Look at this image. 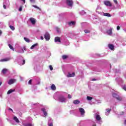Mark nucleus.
Here are the masks:
<instances>
[{"label": "nucleus", "mask_w": 126, "mask_h": 126, "mask_svg": "<svg viewBox=\"0 0 126 126\" xmlns=\"http://www.w3.org/2000/svg\"><path fill=\"white\" fill-rule=\"evenodd\" d=\"M22 1H23L24 3H25V0H21Z\"/></svg>", "instance_id": "obj_60"}, {"label": "nucleus", "mask_w": 126, "mask_h": 126, "mask_svg": "<svg viewBox=\"0 0 126 126\" xmlns=\"http://www.w3.org/2000/svg\"><path fill=\"white\" fill-rule=\"evenodd\" d=\"M40 39L41 40H44V37H43V36L40 37Z\"/></svg>", "instance_id": "obj_55"}, {"label": "nucleus", "mask_w": 126, "mask_h": 126, "mask_svg": "<svg viewBox=\"0 0 126 126\" xmlns=\"http://www.w3.org/2000/svg\"><path fill=\"white\" fill-rule=\"evenodd\" d=\"M9 28H10V29L11 30H12V31H14V30H15V28H14V27H13L11 25H9Z\"/></svg>", "instance_id": "obj_34"}, {"label": "nucleus", "mask_w": 126, "mask_h": 126, "mask_svg": "<svg viewBox=\"0 0 126 126\" xmlns=\"http://www.w3.org/2000/svg\"><path fill=\"white\" fill-rule=\"evenodd\" d=\"M48 126H53V120L51 118L49 119L48 120Z\"/></svg>", "instance_id": "obj_18"}, {"label": "nucleus", "mask_w": 126, "mask_h": 126, "mask_svg": "<svg viewBox=\"0 0 126 126\" xmlns=\"http://www.w3.org/2000/svg\"><path fill=\"white\" fill-rule=\"evenodd\" d=\"M98 9H100V6H99V5H98L97 7V8H96L95 11H96V12H97V13H100V12H99L98 11Z\"/></svg>", "instance_id": "obj_39"}, {"label": "nucleus", "mask_w": 126, "mask_h": 126, "mask_svg": "<svg viewBox=\"0 0 126 126\" xmlns=\"http://www.w3.org/2000/svg\"><path fill=\"white\" fill-rule=\"evenodd\" d=\"M75 75V73H72L71 74L68 73L67 75V77H73Z\"/></svg>", "instance_id": "obj_20"}, {"label": "nucleus", "mask_w": 126, "mask_h": 126, "mask_svg": "<svg viewBox=\"0 0 126 126\" xmlns=\"http://www.w3.org/2000/svg\"><path fill=\"white\" fill-rule=\"evenodd\" d=\"M94 118L96 119V121H97V123L98 124H101L102 123V121H101V117H100V115L96 114L95 116H94Z\"/></svg>", "instance_id": "obj_7"}, {"label": "nucleus", "mask_w": 126, "mask_h": 126, "mask_svg": "<svg viewBox=\"0 0 126 126\" xmlns=\"http://www.w3.org/2000/svg\"><path fill=\"white\" fill-rule=\"evenodd\" d=\"M30 21L31 22L32 25H34V24H36V20H35V19H34L33 18H30Z\"/></svg>", "instance_id": "obj_17"}, {"label": "nucleus", "mask_w": 126, "mask_h": 126, "mask_svg": "<svg viewBox=\"0 0 126 126\" xmlns=\"http://www.w3.org/2000/svg\"><path fill=\"white\" fill-rule=\"evenodd\" d=\"M98 103H101V101H100V100H99V101H98Z\"/></svg>", "instance_id": "obj_63"}, {"label": "nucleus", "mask_w": 126, "mask_h": 126, "mask_svg": "<svg viewBox=\"0 0 126 126\" xmlns=\"http://www.w3.org/2000/svg\"><path fill=\"white\" fill-rule=\"evenodd\" d=\"M85 13H86V12H85V11H84V10H82L80 12V15H84V14H85Z\"/></svg>", "instance_id": "obj_32"}, {"label": "nucleus", "mask_w": 126, "mask_h": 126, "mask_svg": "<svg viewBox=\"0 0 126 126\" xmlns=\"http://www.w3.org/2000/svg\"><path fill=\"white\" fill-rule=\"evenodd\" d=\"M114 2L115 3V4H118V0H113Z\"/></svg>", "instance_id": "obj_49"}, {"label": "nucleus", "mask_w": 126, "mask_h": 126, "mask_svg": "<svg viewBox=\"0 0 126 126\" xmlns=\"http://www.w3.org/2000/svg\"><path fill=\"white\" fill-rule=\"evenodd\" d=\"M104 3L105 5L107 6H112V3L110 1L108 0H105L104 1Z\"/></svg>", "instance_id": "obj_14"}, {"label": "nucleus", "mask_w": 126, "mask_h": 126, "mask_svg": "<svg viewBox=\"0 0 126 126\" xmlns=\"http://www.w3.org/2000/svg\"><path fill=\"white\" fill-rule=\"evenodd\" d=\"M68 25H69V26H73L74 25H75V22H73V21H71L68 23Z\"/></svg>", "instance_id": "obj_21"}, {"label": "nucleus", "mask_w": 126, "mask_h": 126, "mask_svg": "<svg viewBox=\"0 0 126 126\" xmlns=\"http://www.w3.org/2000/svg\"><path fill=\"white\" fill-rule=\"evenodd\" d=\"M108 48L110 50H114L115 49V46L113 44H108Z\"/></svg>", "instance_id": "obj_19"}, {"label": "nucleus", "mask_w": 126, "mask_h": 126, "mask_svg": "<svg viewBox=\"0 0 126 126\" xmlns=\"http://www.w3.org/2000/svg\"><path fill=\"white\" fill-rule=\"evenodd\" d=\"M51 37L50 36V34L48 32H46L45 34H44V38L46 41H49L50 38Z\"/></svg>", "instance_id": "obj_8"}, {"label": "nucleus", "mask_w": 126, "mask_h": 126, "mask_svg": "<svg viewBox=\"0 0 126 126\" xmlns=\"http://www.w3.org/2000/svg\"><path fill=\"white\" fill-rule=\"evenodd\" d=\"M32 6H33V7H34L35 8H37V9H39V10H41V9L40 8V7L37 6L36 5H32Z\"/></svg>", "instance_id": "obj_42"}, {"label": "nucleus", "mask_w": 126, "mask_h": 126, "mask_svg": "<svg viewBox=\"0 0 126 126\" xmlns=\"http://www.w3.org/2000/svg\"><path fill=\"white\" fill-rule=\"evenodd\" d=\"M0 97L1 98L2 97V94H0Z\"/></svg>", "instance_id": "obj_61"}, {"label": "nucleus", "mask_w": 126, "mask_h": 126, "mask_svg": "<svg viewBox=\"0 0 126 126\" xmlns=\"http://www.w3.org/2000/svg\"><path fill=\"white\" fill-rule=\"evenodd\" d=\"M72 96H71V95H70V94H68V99H71V98H72Z\"/></svg>", "instance_id": "obj_47"}, {"label": "nucleus", "mask_w": 126, "mask_h": 126, "mask_svg": "<svg viewBox=\"0 0 126 126\" xmlns=\"http://www.w3.org/2000/svg\"><path fill=\"white\" fill-rule=\"evenodd\" d=\"M124 125H125V126L126 125V120H125V121H124Z\"/></svg>", "instance_id": "obj_56"}, {"label": "nucleus", "mask_w": 126, "mask_h": 126, "mask_svg": "<svg viewBox=\"0 0 126 126\" xmlns=\"http://www.w3.org/2000/svg\"><path fill=\"white\" fill-rule=\"evenodd\" d=\"M56 31L58 33H61V29L56 28Z\"/></svg>", "instance_id": "obj_38"}, {"label": "nucleus", "mask_w": 126, "mask_h": 126, "mask_svg": "<svg viewBox=\"0 0 126 126\" xmlns=\"http://www.w3.org/2000/svg\"><path fill=\"white\" fill-rule=\"evenodd\" d=\"M63 38H60L59 37H56L55 38V43L58 42L59 43L62 44V43H64V40H63Z\"/></svg>", "instance_id": "obj_4"}, {"label": "nucleus", "mask_w": 126, "mask_h": 126, "mask_svg": "<svg viewBox=\"0 0 126 126\" xmlns=\"http://www.w3.org/2000/svg\"><path fill=\"white\" fill-rule=\"evenodd\" d=\"M32 106H39V104L38 103H35V104L32 103Z\"/></svg>", "instance_id": "obj_48"}, {"label": "nucleus", "mask_w": 126, "mask_h": 126, "mask_svg": "<svg viewBox=\"0 0 126 126\" xmlns=\"http://www.w3.org/2000/svg\"><path fill=\"white\" fill-rule=\"evenodd\" d=\"M92 81H96V80H97L96 79H92Z\"/></svg>", "instance_id": "obj_54"}, {"label": "nucleus", "mask_w": 126, "mask_h": 126, "mask_svg": "<svg viewBox=\"0 0 126 126\" xmlns=\"http://www.w3.org/2000/svg\"><path fill=\"white\" fill-rule=\"evenodd\" d=\"M62 59L63 60H65L66 59H67V55H63V56H62Z\"/></svg>", "instance_id": "obj_37"}, {"label": "nucleus", "mask_w": 126, "mask_h": 126, "mask_svg": "<svg viewBox=\"0 0 126 126\" xmlns=\"http://www.w3.org/2000/svg\"><path fill=\"white\" fill-rule=\"evenodd\" d=\"M9 7V0H5L3 2V7L4 9H6V7Z\"/></svg>", "instance_id": "obj_6"}, {"label": "nucleus", "mask_w": 126, "mask_h": 126, "mask_svg": "<svg viewBox=\"0 0 126 126\" xmlns=\"http://www.w3.org/2000/svg\"><path fill=\"white\" fill-rule=\"evenodd\" d=\"M63 41H64V43H61V44H63L65 46H68L69 45V41L66 39V38H63Z\"/></svg>", "instance_id": "obj_10"}, {"label": "nucleus", "mask_w": 126, "mask_h": 126, "mask_svg": "<svg viewBox=\"0 0 126 126\" xmlns=\"http://www.w3.org/2000/svg\"><path fill=\"white\" fill-rule=\"evenodd\" d=\"M49 68L50 69V70H53V66L52 65H49Z\"/></svg>", "instance_id": "obj_46"}, {"label": "nucleus", "mask_w": 126, "mask_h": 126, "mask_svg": "<svg viewBox=\"0 0 126 126\" xmlns=\"http://www.w3.org/2000/svg\"><path fill=\"white\" fill-rule=\"evenodd\" d=\"M80 103V101L78 99H76L73 101V104L74 105H78Z\"/></svg>", "instance_id": "obj_22"}, {"label": "nucleus", "mask_w": 126, "mask_h": 126, "mask_svg": "<svg viewBox=\"0 0 126 126\" xmlns=\"http://www.w3.org/2000/svg\"><path fill=\"white\" fill-rule=\"evenodd\" d=\"M93 99V97L91 96H88L87 97V100H88V101H91V100H92Z\"/></svg>", "instance_id": "obj_31"}, {"label": "nucleus", "mask_w": 126, "mask_h": 126, "mask_svg": "<svg viewBox=\"0 0 126 126\" xmlns=\"http://www.w3.org/2000/svg\"><path fill=\"white\" fill-rule=\"evenodd\" d=\"M113 28H110V30H108L106 32V34L109 35V36H112L113 34Z\"/></svg>", "instance_id": "obj_13"}, {"label": "nucleus", "mask_w": 126, "mask_h": 126, "mask_svg": "<svg viewBox=\"0 0 126 126\" xmlns=\"http://www.w3.org/2000/svg\"><path fill=\"white\" fill-rule=\"evenodd\" d=\"M14 91H15V90L10 89L7 92V94H11V93L14 92Z\"/></svg>", "instance_id": "obj_25"}, {"label": "nucleus", "mask_w": 126, "mask_h": 126, "mask_svg": "<svg viewBox=\"0 0 126 126\" xmlns=\"http://www.w3.org/2000/svg\"><path fill=\"white\" fill-rule=\"evenodd\" d=\"M84 31L85 32V33H90V31H89L88 30H85Z\"/></svg>", "instance_id": "obj_43"}, {"label": "nucleus", "mask_w": 126, "mask_h": 126, "mask_svg": "<svg viewBox=\"0 0 126 126\" xmlns=\"http://www.w3.org/2000/svg\"><path fill=\"white\" fill-rule=\"evenodd\" d=\"M122 89L125 90V91H126V85H124L122 86Z\"/></svg>", "instance_id": "obj_40"}, {"label": "nucleus", "mask_w": 126, "mask_h": 126, "mask_svg": "<svg viewBox=\"0 0 126 126\" xmlns=\"http://www.w3.org/2000/svg\"><path fill=\"white\" fill-rule=\"evenodd\" d=\"M1 84H2V82L0 81V85H1Z\"/></svg>", "instance_id": "obj_59"}, {"label": "nucleus", "mask_w": 126, "mask_h": 126, "mask_svg": "<svg viewBox=\"0 0 126 126\" xmlns=\"http://www.w3.org/2000/svg\"><path fill=\"white\" fill-rule=\"evenodd\" d=\"M41 111L43 112L44 117H47V116H48V113H47V111H46V109L42 108H41Z\"/></svg>", "instance_id": "obj_15"}, {"label": "nucleus", "mask_w": 126, "mask_h": 126, "mask_svg": "<svg viewBox=\"0 0 126 126\" xmlns=\"http://www.w3.org/2000/svg\"><path fill=\"white\" fill-rule=\"evenodd\" d=\"M107 112L105 113L106 116H109V114H110V112H111V109H108L106 110Z\"/></svg>", "instance_id": "obj_26"}, {"label": "nucleus", "mask_w": 126, "mask_h": 126, "mask_svg": "<svg viewBox=\"0 0 126 126\" xmlns=\"http://www.w3.org/2000/svg\"><path fill=\"white\" fill-rule=\"evenodd\" d=\"M14 22L13 21H10L9 22V25H13Z\"/></svg>", "instance_id": "obj_44"}, {"label": "nucleus", "mask_w": 126, "mask_h": 126, "mask_svg": "<svg viewBox=\"0 0 126 126\" xmlns=\"http://www.w3.org/2000/svg\"><path fill=\"white\" fill-rule=\"evenodd\" d=\"M16 81V80L15 79H11L8 82V84H9L10 85L11 84H13L14 82Z\"/></svg>", "instance_id": "obj_16"}, {"label": "nucleus", "mask_w": 126, "mask_h": 126, "mask_svg": "<svg viewBox=\"0 0 126 126\" xmlns=\"http://www.w3.org/2000/svg\"><path fill=\"white\" fill-rule=\"evenodd\" d=\"M63 2H66L67 5H68V6H72V4H73L72 0H63Z\"/></svg>", "instance_id": "obj_5"}, {"label": "nucleus", "mask_w": 126, "mask_h": 126, "mask_svg": "<svg viewBox=\"0 0 126 126\" xmlns=\"http://www.w3.org/2000/svg\"><path fill=\"white\" fill-rule=\"evenodd\" d=\"M79 112L81 114V116H84V114H85V110H84V109L82 108H79Z\"/></svg>", "instance_id": "obj_11"}, {"label": "nucleus", "mask_w": 126, "mask_h": 126, "mask_svg": "<svg viewBox=\"0 0 126 126\" xmlns=\"http://www.w3.org/2000/svg\"><path fill=\"white\" fill-rule=\"evenodd\" d=\"M93 126H96V125H93Z\"/></svg>", "instance_id": "obj_64"}, {"label": "nucleus", "mask_w": 126, "mask_h": 126, "mask_svg": "<svg viewBox=\"0 0 126 126\" xmlns=\"http://www.w3.org/2000/svg\"><path fill=\"white\" fill-rule=\"evenodd\" d=\"M8 47L11 50H12V51H14V48L10 45V44H8Z\"/></svg>", "instance_id": "obj_33"}, {"label": "nucleus", "mask_w": 126, "mask_h": 126, "mask_svg": "<svg viewBox=\"0 0 126 126\" xmlns=\"http://www.w3.org/2000/svg\"><path fill=\"white\" fill-rule=\"evenodd\" d=\"M9 110H10V111H12V109H11V108H9Z\"/></svg>", "instance_id": "obj_62"}, {"label": "nucleus", "mask_w": 126, "mask_h": 126, "mask_svg": "<svg viewBox=\"0 0 126 126\" xmlns=\"http://www.w3.org/2000/svg\"><path fill=\"white\" fill-rule=\"evenodd\" d=\"M31 2H35V0H30Z\"/></svg>", "instance_id": "obj_53"}, {"label": "nucleus", "mask_w": 126, "mask_h": 126, "mask_svg": "<svg viewBox=\"0 0 126 126\" xmlns=\"http://www.w3.org/2000/svg\"><path fill=\"white\" fill-rule=\"evenodd\" d=\"M120 29H121V28L119 27V26H117V30L119 31V30H120Z\"/></svg>", "instance_id": "obj_51"}, {"label": "nucleus", "mask_w": 126, "mask_h": 126, "mask_svg": "<svg viewBox=\"0 0 126 126\" xmlns=\"http://www.w3.org/2000/svg\"><path fill=\"white\" fill-rule=\"evenodd\" d=\"M51 88L52 90H56V86L55 85V84H52L51 86Z\"/></svg>", "instance_id": "obj_27"}, {"label": "nucleus", "mask_w": 126, "mask_h": 126, "mask_svg": "<svg viewBox=\"0 0 126 126\" xmlns=\"http://www.w3.org/2000/svg\"><path fill=\"white\" fill-rule=\"evenodd\" d=\"M37 85L40 84V81H38V82H37Z\"/></svg>", "instance_id": "obj_58"}, {"label": "nucleus", "mask_w": 126, "mask_h": 126, "mask_svg": "<svg viewBox=\"0 0 126 126\" xmlns=\"http://www.w3.org/2000/svg\"><path fill=\"white\" fill-rule=\"evenodd\" d=\"M3 23L0 22V28H3Z\"/></svg>", "instance_id": "obj_41"}, {"label": "nucleus", "mask_w": 126, "mask_h": 126, "mask_svg": "<svg viewBox=\"0 0 126 126\" xmlns=\"http://www.w3.org/2000/svg\"><path fill=\"white\" fill-rule=\"evenodd\" d=\"M17 53H24V50H23V48H20L19 50H17Z\"/></svg>", "instance_id": "obj_28"}, {"label": "nucleus", "mask_w": 126, "mask_h": 126, "mask_svg": "<svg viewBox=\"0 0 126 126\" xmlns=\"http://www.w3.org/2000/svg\"><path fill=\"white\" fill-rule=\"evenodd\" d=\"M24 39L25 41L26 42H27V43H30V39H29V38L24 37Z\"/></svg>", "instance_id": "obj_30"}, {"label": "nucleus", "mask_w": 126, "mask_h": 126, "mask_svg": "<svg viewBox=\"0 0 126 126\" xmlns=\"http://www.w3.org/2000/svg\"><path fill=\"white\" fill-rule=\"evenodd\" d=\"M54 98L56 101H59L61 103H65L66 102V98L63 94H60L58 97L54 96Z\"/></svg>", "instance_id": "obj_1"}, {"label": "nucleus", "mask_w": 126, "mask_h": 126, "mask_svg": "<svg viewBox=\"0 0 126 126\" xmlns=\"http://www.w3.org/2000/svg\"><path fill=\"white\" fill-rule=\"evenodd\" d=\"M6 71H7V69H3L2 70V73H3L4 74H5V73H6Z\"/></svg>", "instance_id": "obj_36"}, {"label": "nucleus", "mask_w": 126, "mask_h": 126, "mask_svg": "<svg viewBox=\"0 0 126 126\" xmlns=\"http://www.w3.org/2000/svg\"><path fill=\"white\" fill-rule=\"evenodd\" d=\"M124 114H125V112H120V116H122V115H124Z\"/></svg>", "instance_id": "obj_50"}, {"label": "nucleus", "mask_w": 126, "mask_h": 126, "mask_svg": "<svg viewBox=\"0 0 126 126\" xmlns=\"http://www.w3.org/2000/svg\"><path fill=\"white\" fill-rule=\"evenodd\" d=\"M32 83V80H30L29 81V84H31Z\"/></svg>", "instance_id": "obj_52"}, {"label": "nucleus", "mask_w": 126, "mask_h": 126, "mask_svg": "<svg viewBox=\"0 0 126 126\" xmlns=\"http://www.w3.org/2000/svg\"><path fill=\"white\" fill-rule=\"evenodd\" d=\"M116 81H117V82H118V83H119V84H120V85H122V84H123V83H124V80L123 79H122V78H116Z\"/></svg>", "instance_id": "obj_12"}, {"label": "nucleus", "mask_w": 126, "mask_h": 126, "mask_svg": "<svg viewBox=\"0 0 126 126\" xmlns=\"http://www.w3.org/2000/svg\"><path fill=\"white\" fill-rule=\"evenodd\" d=\"M9 60H10V59L9 58H5V59H2L1 60V62H8Z\"/></svg>", "instance_id": "obj_29"}, {"label": "nucleus", "mask_w": 126, "mask_h": 126, "mask_svg": "<svg viewBox=\"0 0 126 126\" xmlns=\"http://www.w3.org/2000/svg\"><path fill=\"white\" fill-rule=\"evenodd\" d=\"M19 11H22V7L21 6L19 8Z\"/></svg>", "instance_id": "obj_45"}, {"label": "nucleus", "mask_w": 126, "mask_h": 126, "mask_svg": "<svg viewBox=\"0 0 126 126\" xmlns=\"http://www.w3.org/2000/svg\"><path fill=\"white\" fill-rule=\"evenodd\" d=\"M25 126H33V125L31 123H26Z\"/></svg>", "instance_id": "obj_35"}, {"label": "nucleus", "mask_w": 126, "mask_h": 126, "mask_svg": "<svg viewBox=\"0 0 126 126\" xmlns=\"http://www.w3.org/2000/svg\"><path fill=\"white\" fill-rule=\"evenodd\" d=\"M13 120L16 123H19V120H18V118L16 116H14Z\"/></svg>", "instance_id": "obj_24"}, {"label": "nucleus", "mask_w": 126, "mask_h": 126, "mask_svg": "<svg viewBox=\"0 0 126 126\" xmlns=\"http://www.w3.org/2000/svg\"><path fill=\"white\" fill-rule=\"evenodd\" d=\"M18 63L20 65H23V64H25V60L23 59V57H21L20 59H17Z\"/></svg>", "instance_id": "obj_3"}, {"label": "nucleus", "mask_w": 126, "mask_h": 126, "mask_svg": "<svg viewBox=\"0 0 126 126\" xmlns=\"http://www.w3.org/2000/svg\"><path fill=\"white\" fill-rule=\"evenodd\" d=\"M112 96L114 98H116V99H117V100H118V101H122V100H123V98L122 97V96L121 95V94H120L114 93L112 94Z\"/></svg>", "instance_id": "obj_2"}, {"label": "nucleus", "mask_w": 126, "mask_h": 126, "mask_svg": "<svg viewBox=\"0 0 126 126\" xmlns=\"http://www.w3.org/2000/svg\"><path fill=\"white\" fill-rule=\"evenodd\" d=\"M103 15L104 16H107V17H111L112 16V15H111L109 13H105L103 14Z\"/></svg>", "instance_id": "obj_23"}, {"label": "nucleus", "mask_w": 126, "mask_h": 126, "mask_svg": "<svg viewBox=\"0 0 126 126\" xmlns=\"http://www.w3.org/2000/svg\"><path fill=\"white\" fill-rule=\"evenodd\" d=\"M1 34H2V32H1V31L0 30V35H1Z\"/></svg>", "instance_id": "obj_57"}, {"label": "nucleus", "mask_w": 126, "mask_h": 126, "mask_svg": "<svg viewBox=\"0 0 126 126\" xmlns=\"http://www.w3.org/2000/svg\"><path fill=\"white\" fill-rule=\"evenodd\" d=\"M31 50H33V49H35V50H38L39 49V44L35 43L34 44L32 45L31 47L30 48Z\"/></svg>", "instance_id": "obj_9"}]
</instances>
